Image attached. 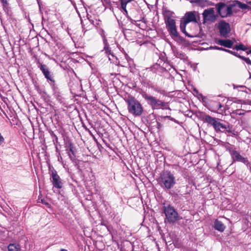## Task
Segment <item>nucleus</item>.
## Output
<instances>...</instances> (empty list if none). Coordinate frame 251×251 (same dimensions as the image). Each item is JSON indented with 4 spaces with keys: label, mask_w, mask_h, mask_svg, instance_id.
Instances as JSON below:
<instances>
[{
    "label": "nucleus",
    "mask_w": 251,
    "mask_h": 251,
    "mask_svg": "<svg viewBox=\"0 0 251 251\" xmlns=\"http://www.w3.org/2000/svg\"><path fill=\"white\" fill-rule=\"evenodd\" d=\"M213 48L214 49H216V50L225 51L226 52H228V53H230V54H232L233 55H237V52H236L233 51L232 50H227V49L223 48L222 47H217V46H215Z\"/></svg>",
    "instance_id": "nucleus-21"
},
{
    "label": "nucleus",
    "mask_w": 251,
    "mask_h": 251,
    "mask_svg": "<svg viewBox=\"0 0 251 251\" xmlns=\"http://www.w3.org/2000/svg\"><path fill=\"white\" fill-rule=\"evenodd\" d=\"M163 213L165 215V222L169 224H173L177 220H179L178 214L174 206L170 204H163Z\"/></svg>",
    "instance_id": "nucleus-5"
},
{
    "label": "nucleus",
    "mask_w": 251,
    "mask_h": 251,
    "mask_svg": "<svg viewBox=\"0 0 251 251\" xmlns=\"http://www.w3.org/2000/svg\"><path fill=\"white\" fill-rule=\"evenodd\" d=\"M126 4H125V3H121V8L124 11V12H125V15H127V11L126 9Z\"/></svg>",
    "instance_id": "nucleus-29"
},
{
    "label": "nucleus",
    "mask_w": 251,
    "mask_h": 251,
    "mask_svg": "<svg viewBox=\"0 0 251 251\" xmlns=\"http://www.w3.org/2000/svg\"><path fill=\"white\" fill-rule=\"evenodd\" d=\"M229 151L232 159V162H241L247 166L250 164L248 158L242 156L234 148H230Z\"/></svg>",
    "instance_id": "nucleus-7"
},
{
    "label": "nucleus",
    "mask_w": 251,
    "mask_h": 251,
    "mask_svg": "<svg viewBox=\"0 0 251 251\" xmlns=\"http://www.w3.org/2000/svg\"><path fill=\"white\" fill-rule=\"evenodd\" d=\"M140 94L152 109H163L165 107L166 102L164 101L149 95L144 91H142Z\"/></svg>",
    "instance_id": "nucleus-2"
},
{
    "label": "nucleus",
    "mask_w": 251,
    "mask_h": 251,
    "mask_svg": "<svg viewBox=\"0 0 251 251\" xmlns=\"http://www.w3.org/2000/svg\"><path fill=\"white\" fill-rule=\"evenodd\" d=\"M66 151L71 160L74 162L75 160V149L72 143L69 144Z\"/></svg>",
    "instance_id": "nucleus-12"
},
{
    "label": "nucleus",
    "mask_w": 251,
    "mask_h": 251,
    "mask_svg": "<svg viewBox=\"0 0 251 251\" xmlns=\"http://www.w3.org/2000/svg\"><path fill=\"white\" fill-rule=\"evenodd\" d=\"M104 50L105 51V53L107 55H111L112 56H114L113 54L111 52V50L110 49L109 46L107 48H104Z\"/></svg>",
    "instance_id": "nucleus-27"
},
{
    "label": "nucleus",
    "mask_w": 251,
    "mask_h": 251,
    "mask_svg": "<svg viewBox=\"0 0 251 251\" xmlns=\"http://www.w3.org/2000/svg\"><path fill=\"white\" fill-rule=\"evenodd\" d=\"M193 91L195 96L199 99H201L203 102H205V100L206 99L205 97L203 96L201 93H199V91L196 88L193 89Z\"/></svg>",
    "instance_id": "nucleus-19"
},
{
    "label": "nucleus",
    "mask_w": 251,
    "mask_h": 251,
    "mask_svg": "<svg viewBox=\"0 0 251 251\" xmlns=\"http://www.w3.org/2000/svg\"><path fill=\"white\" fill-rule=\"evenodd\" d=\"M175 55L176 57L181 59H185L186 58L185 54L181 51H176L175 52Z\"/></svg>",
    "instance_id": "nucleus-22"
},
{
    "label": "nucleus",
    "mask_w": 251,
    "mask_h": 251,
    "mask_svg": "<svg viewBox=\"0 0 251 251\" xmlns=\"http://www.w3.org/2000/svg\"><path fill=\"white\" fill-rule=\"evenodd\" d=\"M214 228L220 232H223L226 228L224 224L220 221L216 219L214 222Z\"/></svg>",
    "instance_id": "nucleus-15"
},
{
    "label": "nucleus",
    "mask_w": 251,
    "mask_h": 251,
    "mask_svg": "<svg viewBox=\"0 0 251 251\" xmlns=\"http://www.w3.org/2000/svg\"><path fill=\"white\" fill-rule=\"evenodd\" d=\"M216 7L219 14L222 18H226L231 16L233 13L237 12L240 9H246L248 5L240 1H235L230 4L219 2Z\"/></svg>",
    "instance_id": "nucleus-1"
},
{
    "label": "nucleus",
    "mask_w": 251,
    "mask_h": 251,
    "mask_svg": "<svg viewBox=\"0 0 251 251\" xmlns=\"http://www.w3.org/2000/svg\"><path fill=\"white\" fill-rule=\"evenodd\" d=\"M131 0H121V3L127 4L128 2H130Z\"/></svg>",
    "instance_id": "nucleus-33"
},
{
    "label": "nucleus",
    "mask_w": 251,
    "mask_h": 251,
    "mask_svg": "<svg viewBox=\"0 0 251 251\" xmlns=\"http://www.w3.org/2000/svg\"><path fill=\"white\" fill-rule=\"evenodd\" d=\"M216 118L212 117L209 115H205L202 117L203 122L209 125H211L213 122L216 120Z\"/></svg>",
    "instance_id": "nucleus-17"
},
{
    "label": "nucleus",
    "mask_w": 251,
    "mask_h": 251,
    "mask_svg": "<svg viewBox=\"0 0 251 251\" xmlns=\"http://www.w3.org/2000/svg\"><path fill=\"white\" fill-rule=\"evenodd\" d=\"M217 120V119H216V120H215L214 122H213L210 126H212L214 127L216 124V122Z\"/></svg>",
    "instance_id": "nucleus-37"
},
{
    "label": "nucleus",
    "mask_w": 251,
    "mask_h": 251,
    "mask_svg": "<svg viewBox=\"0 0 251 251\" xmlns=\"http://www.w3.org/2000/svg\"><path fill=\"white\" fill-rule=\"evenodd\" d=\"M50 180L54 187L57 189H61L63 187V183L56 171H52Z\"/></svg>",
    "instance_id": "nucleus-8"
},
{
    "label": "nucleus",
    "mask_w": 251,
    "mask_h": 251,
    "mask_svg": "<svg viewBox=\"0 0 251 251\" xmlns=\"http://www.w3.org/2000/svg\"><path fill=\"white\" fill-rule=\"evenodd\" d=\"M103 39V42L104 44V48H107L109 47V44L107 41V40L106 39V37L105 36L102 37Z\"/></svg>",
    "instance_id": "nucleus-28"
},
{
    "label": "nucleus",
    "mask_w": 251,
    "mask_h": 251,
    "mask_svg": "<svg viewBox=\"0 0 251 251\" xmlns=\"http://www.w3.org/2000/svg\"><path fill=\"white\" fill-rule=\"evenodd\" d=\"M250 52L251 53V50H250Z\"/></svg>",
    "instance_id": "nucleus-43"
},
{
    "label": "nucleus",
    "mask_w": 251,
    "mask_h": 251,
    "mask_svg": "<svg viewBox=\"0 0 251 251\" xmlns=\"http://www.w3.org/2000/svg\"><path fill=\"white\" fill-rule=\"evenodd\" d=\"M236 113H237V114H238V115H241L242 114L241 113H240V112L238 113V112H237Z\"/></svg>",
    "instance_id": "nucleus-39"
},
{
    "label": "nucleus",
    "mask_w": 251,
    "mask_h": 251,
    "mask_svg": "<svg viewBox=\"0 0 251 251\" xmlns=\"http://www.w3.org/2000/svg\"><path fill=\"white\" fill-rule=\"evenodd\" d=\"M62 159V157H60V158H58V160H61Z\"/></svg>",
    "instance_id": "nucleus-42"
},
{
    "label": "nucleus",
    "mask_w": 251,
    "mask_h": 251,
    "mask_svg": "<svg viewBox=\"0 0 251 251\" xmlns=\"http://www.w3.org/2000/svg\"><path fill=\"white\" fill-rule=\"evenodd\" d=\"M1 2L2 3L3 8H5L8 5V2L7 0H1Z\"/></svg>",
    "instance_id": "nucleus-31"
},
{
    "label": "nucleus",
    "mask_w": 251,
    "mask_h": 251,
    "mask_svg": "<svg viewBox=\"0 0 251 251\" xmlns=\"http://www.w3.org/2000/svg\"><path fill=\"white\" fill-rule=\"evenodd\" d=\"M127 110L129 113L134 116H140L143 112V108L140 102L134 97H129L127 100Z\"/></svg>",
    "instance_id": "nucleus-3"
},
{
    "label": "nucleus",
    "mask_w": 251,
    "mask_h": 251,
    "mask_svg": "<svg viewBox=\"0 0 251 251\" xmlns=\"http://www.w3.org/2000/svg\"><path fill=\"white\" fill-rule=\"evenodd\" d=\"M165 23L167 30L172 38H176L180 37L177 31L176 22L174 19L170 17H168L165 20Z\"/></svg>",
    "instance_id": "nucleus-6"
},
{
    "label": "nucleus",
    "mask_w": 251,
    "mask_h": 251,
    "mask_svg": "<svg viewBox=\"0 0 251 251\" xmlns=\"http://www.w3.org/2000/svg\"><path fill=\"white\" fill-rule=\"evenodd\" d=\"M62 159V157H60V158H58V160H61Z\"/></svg>",
    "instance_id": "nucleus-41"
},
{
    "label": "nucleus",
    "mask_w": 251,
    "mask_h": 251,
    "mask_svg": "<svg viewBox=\"0 0 251 251\" xmlns=\"http://www.w3.org/2000/svg\"><path fill=\"white\" fill-rule=\"evenodd\" d=\"M234 49H235L237 50H242L245 51V50H247V48L242 44H239L238 45H236L235 46Z\"/></svg>",
    "instance_id": "nucleus-25"
},
{
    "label": "nucleus",
    "mask_w": 251,
    "mask_h": 251,
    "mask_svg": "<svg viewBox=\"0 0 251 251\" xmlns=\"http://www.w3.org/2000/svg\"><path fill=\"white\" fill-rule=\"evenodd\" d=\"M41 202H42V203H43V204H45L46 205L48 206L49 205V203H48L47 202L45 201V200H41Z\"/></svg>",
    "instance_id": "nucleus-36"
},
{
    "label": "nucleus",
    "mask_w": 251,
    "mask_h": 251,
    "mask_svg": "<svg viewBox=\"0 0 251 251\" xmlns=\"http://www.w3.org/2000/svg\"><path fill=\"white\" fill-rule=\"evenodd\" d=\"M148 87L154 91L157 92L161 95H164L165 93V90L162 89L161 88L158 87L157 85H154L153 83L149 84Z\"/></svg>",
    "instance_id": "nucleus-16"
},
{
    "label": "nucleus",
    "mask_w": 251,
    "mask_h": 251,
    "mask_svg": "<svg viewBox=\"0 0 251 251\" xmlns=\"http://www.w3.org/2000/svg\"><path fill=\"white\" fill-rule=\"evenodd\" d=\"M8 251H20V249L18 245L15 244H10L7 247Z\"/></svg>",
    "instance_id": "nucleus-18"
},
{
    "label": "nucleus",
    "mask_w": 251,
    "mask_h": 251,
    "mask_svg": "<svg viewBox=\"0 0 251 251\" xmlns=\"http://www.w3.org/2000/svg\"><path fill=\"white\" fill-rule=\"evenodd\" d=\"M220 120L219 119H217V120L216 122V124L214 127V128L215 130L217 132H218V126H219V125L220 124Z\"/></svg>",
    "instance_id": "nucleus-30"
},
{
    "label": "nucleus",
    "mask_w": 251,
    "mask_h": 251,
    "mask_svg": "<svg viewBox=\"0 0 251 251\" xmlns=\"http://www.w3.org/2000/svg\"><path fill=\"white\" fill-rule=\"evenodd\" d=\"M38 67L40 68V70L42 71L45 77L47 78V81L50 82V85H53V83H54L55 81L52 77L48 67L46 65L42 64L40 63H38Z\"/></svg>",
    "instance_id": "nucleus-10"
},
{
    "label": "nucleus",
    "mask_w": 251,
    "mask_h": 251,
    "mask_svg": "<svg viewBox=\"0 0 251 251\" xmlns=\"http://www.w3.org/2000/svg\"><path fill=\"white\" fill-rule=\"evenodd\" d=\"M213 107L214 110H220L222 108V107H223V106L222 105V104L217 101H213Z\"/></svg>",
    "instance_id": "nucleus-23"
},
{
    "label": "nucleus",
    "mask_w": 251,
    "mask_h": 251,
    "mask_svg": "<svg viewBox=\"0 0 251 251\" xmlns=\"http://www.w3.org/2000/svg\"><path fill=\"white\" fill-rule=\"evenodd\" d=\"M203 18L205 22H214L217 19V16L215 14L213 8H210L204 10L203 13Z\"/></svg>",
    "instance_id": "nucleus-9"
},
{
    "label": "nucleus",
    "mask_w": 251,
    "mask_h": 251,
    "mask_svg": "<svg viewBox=\"0 0 251 251\" xmlns=\"http://www.w3.org/2000/svg\"><path fill=\"white\" fill-rule=\"evenodd\" d=\"M61 251H67V250H65V249H61Z\"/></svg>",
    "instance_id": "nucleus-38"
},
{
    "label": "nucleus",
    "mask_w": 251,
    "mask_h": 251,
    "mask_svg": "<svg viewBox=\"0 0 251 251\" xmlns=\"http://www.w3.org/2000/svg\"><path fill=\"white\" fill-rule=\"evenodd\" d=\"M219 45L227 48H231L233 43L229 39H219L217 43Z\"/></svg>",
    "instance_id": "nucleus-14"
},
{
    "label": "nucleus",
    "mask_w": 251,
    "mask_h": 251,
    "mask_svg": "<svg viewBox=\"0 0 251 251\" xmlns=\"http://www.w3.org/2000/svg\"><path fill=\"white\" fill-rule=\"evenodd\" d=\"M62 159V157H60V158H58V160H61Z\"/></svg>",
    "instance_id": "nucleus-40"
},
{
    "label": "nucleus",
    "mask_w": 251,
    "mask_h": 251,
    "mask_svg": "<svg viewBox=\"0 0 251 251\" xmlns=\"http://www.w3.org/2000/svg\"><path fill=\"white\" fill-rule=\"evenodd\" d=\"M235 56H237V57H238V58H240V59H241L242 60H243V59H244V57H244V56H241V55H240L239 54H238V53H237V55H235Z\"/></svg>",
    "instance_id": "nucleus-34"
},
{
    "label": "nucleus",
    "mask_w": 251,
    "mask_h": 251,
    "mask_svg": "<svg viewBox=\"0 0 251 251\" xmlns=\"http://www.w3.org/2000/svg\"><path fill=\"white\" fill-rule=\"evenodd\" d=\"M183 22L185 24H188L190 22H196V17L193 12H187L183 19Z\"/></svg>",
    "instance_id": "nucleus-13"
},
{
    "label": "nucleus",
    "mask_w": 251,
    "mask_h": 251,
    "mask_svg": "<svg viewBox=\"0 0 251 251\" xmlns=\"http://www.w3.org/2000/svg\"><path fill=\"white\" fill-rule=\"evenodd\" d=\"M226 128L227 126L226 125H223L220 123L219 126H218V131L224 132L226 129Z\"/></svg>",
    "instance_id": "nucleus-26"
},
{
    "label": "nucleus",
    "mask_w": 251,
    "mask_h": 251,
    "mask_svg": "<svg viewBox=\"0 0 251 251\" xmlns=\"http://www.w3.org/2000/svg\"><path fill=\"white\" fill-rule=\"evenodd\" d=\"M225 131H227L228 133H231L232 132L231 130L229 128V126H227V128Z\"/></svg>",
    "instance_id": "nucleus-35"
},
{
    "label": "nucleus",
    "mask_w": 251,
    "mask_h": 251,
    "mask_svg": "<svg viewBox=\"0 0 251 251\" xmlns=\"http://www.w3.org/2000/svg\"><path fill=\"white\" fill-rule=\"evenodd\" d=\"M218 28L221 35L224 37H227L230 31V25L226 22H221L219 24Z\"/></svg>",
    "instance_id": "nucleus-11"
},
{
    "label": "nucleus",
    "mask_w": 251,
    "mask_h": 251,
    "mask_svg": "<svg viewBox=\"0 0 251 251\" xmlns=\"http://www.w3.org/2000/svg\"><path fill=\"white\" fill-rule=\"evenodd\" d=\"M160 179L161 186L163 189H171L176 183L175 176L169 171L163 172L160 175Z\"/></svg>",
    "instance_id": "nucleus-4"
},
{
    "label": "nucleus",
    "mask_w": 251,
    "mask_h": 251,
    "mask_svg": "<svg viewBox=\"0 0 251 251\" xmlns=\"http://www.w3.org/2000/svg\"><path fill=\"white\" fill-rule=\"evenodd\" d=\"M191 3H195L200 6H203L205 4L206 0H189Z\"/></svg>",
    "instance_id": "nucleus-24"
},
{
    "label": "nucleus",
    "mask_w": 251,
    "mask_h": 251,
    "mask_svg": "<svg viewBox=\"0 0 251 251\" xmlns=\"http://www.w3.org/2000/svg\"><path fill=\"white\" fill-rule=\"evenodd\" d=\"M187 24H185L184 22H183V23L181 22L180 25V29L181 31L183 33H184L186 36L191 37L192 36L188 34L186 31V26Z\"/></svg>",
    "instance_id": "nucleus-20"
},
{
    "label": "nucleus",
    "mask_w": 251,
    "mask_h": 251,
    "mask_svg": "<svg viewBox=\"0 0 251 251\" xmlns=\"http://www.w3.org/2000/svg\"><path fill=\"white\" fill-rule=\"evenodd\" d=\"M243 60H244L247 64L251 65V61L249 58L245 57Z\"/></svg>",
    "instance_id": "nucleus-32"
}]
</instances>
